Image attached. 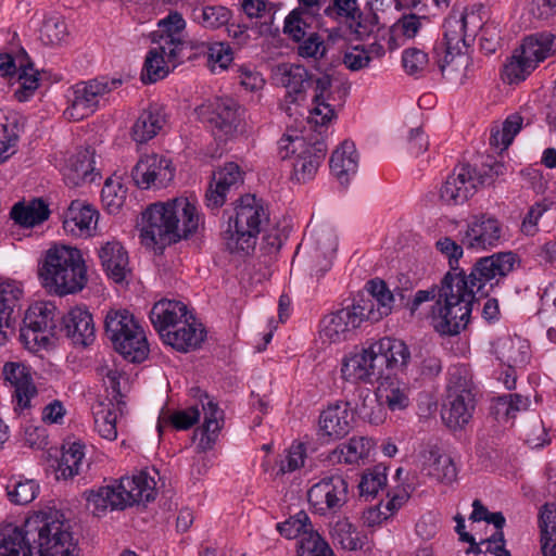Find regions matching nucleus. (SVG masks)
I'll return each mask as SVG.
<instances>
[{"label":"nucleus","mask_w":556,"mask_h":556,"mask_svg":"<svg viewBox=\"0 0 556 556\" xmlns=\"http://www.w3.org/2000/svg\"><path fill=\"white\" fill-rule=\"evenodd\" d=\"M435 245L448 258L450 270L438 285L440 294L431 307L432 325L441 336L453 337L467 327L475 293L469 290L467 274L458 267L464 244H457L451 238L444 237Z\"/></svg>","instance_id":"nucleus-1"},{"label":"nucleus","mask_w":556,"mask_h":556,"mask_svg":"<svg viewBox=\"0 0 556 556\" xmlns=\"http://www.w3.org/2000/svg\"><path fill=\"white\" fill-rule=\"evenodd\" d=\"M142 220V240L160 249L187 239L199 227L197 207L187 198L151 204L143 212Z\"/></svg>","instance_id":"nucleus-2"},{"label":"nucleus","mask_w":556,"mask_h":556,"mask_svg":"<svg viewBox=\"0 0 556 556\" xmlns=\"http://www.w3.org/2000/svg\"><path fill=\"white\" fill-rule=\"evenodd\" d=\"M42 287L50 294L64 296L81 291L87 285V267L80 250L68 245L50 248L39 266Z\"/></svg>","instance_id":"nucleus-3"},{"label":"nucleus","mask_w":556,"mask_h":556,"mask_svg":"<svg viewBox=\"0 0 556 556\" xmlns=\"http://www.w3.org/2000/svg\"><path fill=\"white\" fill-rule=\"evenodd\" d=\"M228 214V227L222 238L227 251L231 254L248 255L254 251L257 236L263 225L269 220V214L263 201L254 194L247 193L235 202V207Z\"/></svg>","instance_id":"nucleus-4"},{"label":"nucleus","mask_w":556,"mask_h":556,"mask_svg":"<svg viewBox=\"0 0 556 556\" xmlns=\"http://www.w3.org/2000/svg\"><path fill=\"white\" fill-rule=\"evenodd\" d=\"M58 510L39 511L28 517L20 527L23 535V549L26 546L33 556L36 549L39 556H78L72 533L64 529Z\"/></svg>","instance_id":"nucleus-5"},{"label":"nucleus","mask_w":556,"mask_h":556,"mask_svg":"<svg viewBox=\"0 0 556 556\" xmlns=\"http://www.w3.org/2000/svg\"><path fill=\"white\" fill-rule=\"evenodd\" d=\"M155 481L144 471L132 477H123L113 485L90 490L87 494L89 506H93V513H103L111 509H125L128 506L150 503L154 501Z\"/></svg>","instance_id":"nucleus-6"},{"label":"nucleus","mask_w":556,"mask_h":556,"mask_svg":"<svg viewBox=\"0 0 556 556\" xmlns=\"http://www.w3.org/2000/svg\"><path fill=\"white\" fill-rule=\"evenodd\" d=\"M104 329L115 351L126 361L141 363L148 357L149 345L144 331L129 311H109Z\"/></svg>","instance_id":"nucleus-7"},{"label":"nucleus","mask_w":556,"mask_h":556,"mask_svg":"<svg viewBox=\"0 0 556 556\" xmlns=\"http://www.w3.org/2000/svg\"><path fill=\"white\" fill-rule=\"evenodd\" d=\"M278 154L286 160L294 154L291 178L298 182L313 179L327 154V144L324 140L307 142L303 137L285 135L278 142Z\"/></svg>","instance_id":"nucleus-8"},{"label":"nucleus","mask_w":556,"mask_h":556,"mask_svg":"<svg viewBox=\"0 0 556 556\" xmlns=\"http://www.w3.org/2000/svg\"><path fill=\"white\" fill-rule=\"evenodd\" d=\"M195 113L216 138L227 140L239 132L244 109L235 99L226 97L199 105Z\"/></svg>","instance_id":"nucleus-9"},{"label":"nucleus","mask_w":556,"mask_h":556,"mask_svg":"<svg viewBox=\"0 0 556 556\" xmlns=\"http://www.w3.org/2000/svg\"><path fill=\"white\" fill-rule=\"evenodd\" d=\"M517 262V254L510 251L480 257L467 275L469 290L476 294L475 287L477 292H480L488 282L491 287L498 286L501 280L514 270Z\"/></svg>","instance_id":"nucleus-10"},{"label":"nucleus","mask_w":556,"mask_h":556,"mask_svg":"<svg viewBox=\"0 0 556 556\" xmlns=\"http://www.w3.org/2000/svg\"><path fill=\"white\" fill-rule=\"evenodd\" d=\"M488 181L486 174H478L470 164H460L444 181L440 197L447 204H463Z\"/></svg>","instance_id":"nucleus-11"},{"label":"nucleus","mask_w":556,"mask_h":556,"mask_svg":"<svg viewBox=\"0 0 556 556\" xmlns=\"http://www.w3.org/2000/svg\"><path fill=\"white\" fill-rule=\"evenodd\" d=\"M56 307L52 303L37 302L28 307L20 329V339L26 345L48 341V334L54 336Z\"/></svg>","instance_id":"nucleus-12"},{"label":"nucleus","mask_w":556,"mask_h":556,"mask_svg":"<svg viewBox=\"0 0 556 556\" xmlns=\"http://www.w3.org/2000/svg\"><path fill=\"white\" fill-rule=\"evenodd\" d=\"M348 481L341 476L324 478L308 490V503L320 515L337 513L348 502Z\"/></svg>","instance_id":"nucleus-13"},{"label":"nucleus","mask_w":556,"mask_h":556,"mask_svg":"<svg viewBox=\"0 0 556 556\" xmlns=\"http://www.w3.org/2000/svg\"><path fill=\"white\" fill-rule=\"evenodd\" d=\"M476 407L475 395L464 383L448 386L447 403L442 412V419L450 429H462L472 418Z\"/></svg>","instance_id":"nucleus-14"},{"label":"nucleus","mask_w":556,"mask_h":556,"mask_svg":"<svg viewBox=\"0 0 556 556\" xmlns=\"http://www.w3.org/2000/svg\"><path fill=\"white\" fill-rule=\"evenodd\" d=\"M175 169L170 160L152 154L141 157L131 170L136 186L149 189L151 186L165 188L174 178Z\"/></svg>","instance_id":"nucleus-15"},{"label":"nucleus","mask_w":556,"mask_h":556,"mask_svg":"<svg viewBox=\"0 0 556 556\" xmlns=\"http://www.w3.org/2000/svg\"><path fill=\"white\" fill-rule=\"evenodd\" d=\"M375 343L345 357L342 364V375L348 380L372 382L382 379L383 371Z\"/></svg>","instance_id":"nucleus-16"},{"label":"nucleus","mask_w":556,"mask_h":556,"mask_svg":"<svg viewBox=\"0 0 556 556\" xmlns=\"http://www.w3.org/2000/svg\"><path fill=\"white\" fill-rule=\"evenodd\" d=\"M121 84V79L114 78L110 81L93 79L77 85L74 90L72 106L66 110V114L74 119H83L94 112L100 96L116 89Z\"/></svg>","instance_id":"nucleus-17"},{"label":"nucleus","mask_w":556,"mask_h":556,"mask_svg":"<svg viewBox=\"0 0 556 556\" xmlns=\"http://www.w3.org/2000/svg\"><path fill=\"white\" fill-rule=\"evenodd\" d=\"M444 38L439 45L448 49L460 50L459 43L468 48L471 46L478 29L481 28V17L473 9L465 10L460 16L450 15L444 22Z\"/></svg>","instance_id":"nucleus-18"},{"label":"nucleus","mask_w":556,"mask_h":556,"mask_svg":"<svg viewBox=\"0 0 556 556\" xmlns=\"http://www.w3.org/2000/svg\"><path fill=\"white\" fill-rule=\"evenodd\" d=\"M375 395V400L371 401L378 402V414L367 413L365 404L361 409L362 416L368 418L371 424H379L382 420V404H386L391 410L404 409L409 404L406 384L390 377H386L379 382Z\"/></svg>","instance_id":"nucleus-19"},{"label":"nucleus","mask_w":556,"mask_h":556,"mask_svg":"<svg viewBox=\"0 0 556 556\" xmlns=\"http://www.w3.org/2000/svg\"><path fill=\"white\" fill-rule=\"evenodd\" d=\"M502 237L500 222L491 216H475L468 224L462 243L467 249H488L496 247Z\"/></svg>","instance_id":"nucleus-20"},{"label":"nucleus","mask_w":556,"mask_h":556,"mask_svg":"<svg viewBox=\"0 0 556 556\" xmlns=\"http://www.w3.org/2000/svg\"><path fill=\"white\" fill-rule=\"evenodd\" d=\"M374 343L383 372L388 369L404 376L410 374L412 353L403 340L384 337Z\"/></svg>","instance_id":"nucleus-21"},{"label":"nucleus","mask_w":556,"mask_h":556,"mask_svg":"<svg viewBox=\"0 0 556 556\" xmlns=\"http://www.w3.org/2000/svg\"><path fill=\"white\" fill-rule=\"evenodd\" d=\"M242 182L243 172L240 166L235 162L226 163L213 174V180L205 194L206 205L212 210L223 206L227 192Z\"/></svg>","instance_id":"nucleus-22"},{"label":"nucleus","mask_w":556,"mask_h":556,"mask_svg":"<svg viewBox=\"0 0 556 556\" xmlns=\"http://www.w3.org/2000/svg\"><path fill=\"white\" fill-rule=\"evenodd\" d=\"M191 391L194 396L199 397L204 414L203 426L200 429L201 439L198 444V448L204 452L211 450L216 442L217 434L224 425V412L206 392H202L199 388Z\"/></svg>","instance_id":"nucleus-23"},{"label":"nucleus","mask_w":556,"mask_h":556,"mask_svg":"<svg viewBox=\"0 0 556 556\" xmlns=\"http://www.w3.org/2000/svg\"><path fill=\"white\" fill-rule=\"evenodd\" d=\"M354 414L350 403L338 401L330 404L319 416V429L330 440L345 437L352 429Z\"/></svg>","instance_id":"nucleus-24"},{"label":"nucleus","mask_w":556,"mask_h":556,"mask_svg":"<svg viewBox=\"0 0 556 556\" xmlns=\"http://www.w3.org/2000/svg\"><path fill=\"white\" fill-rule=\"evenodd\" d=\"M60 330L76 345L88 346L96 338L92 315L81 307H74L62 317Z\"/></svg>","instance_id":"nucleus-25"},{"label":"nucleus","mask_w":556,"mask_h":556,"mask_svg":"<svg viewBox=\"0 0 556 556\" xmlns=\"http://www.w3.org/2000/svg\"><path fill=\"white\" fill-rule=\"evenodd\" d=\"M4 380L13 388V399L21 409L30 407V399L37 395L30 370L21 363H7L3 366Z\"/></svg>","instance_id":"nucleus-26"},{"label":"nucleus","mask_w":556,"mask_h":556,"mask_svg":"<svg viewBox=\"0 0 556 556\" xmlns=\"http://www.w3.org/2000/svg\"><path fill=\"white\" fill-rule=\"evenodd\" d=\"M206 331L201 324L195 323V318L190 315L184 321L163 333L164 343L170 345L179 352H188L198 349L204 341Z\"/></svg>","instance_id":"nucleus-27"},{"label":"nucleus","mask_w":556,"mask_h":556,"mask_svg":"<svg viewBox=\"0 0 556 556\" xmlns=\"http://www.w3.org/2000/svg\"><path fill=\"white\" fill-rule=\"evenodd\" d=\"M274 75L278 84L287 89V98L292 103L305 98L306 88L313 79L303 65L290 63L279 64Z\"/></svg>","instance_id":"nucleus-28"},{"label":"nucleus","mask_w":556,"mask_h":556,"mask_svg":"<svg viewBox=\"0 0 556 556\" xmlns=\"http://www.w3.org/2000/svg\"><path fill=\"white\" fill-rule=\"evenodd\" d=\"M415 286L416 281L407 274H399L392 289L396 301H399V305L403 308H407L412 315H414L419 306L425 302L434 301L435 303L440 294V287L438 285H433L427 290L417 291L414 298L410 299V292Z\"/></svg>","instance_id":"nucleus-29"},{"label":"nucleus","mask_w":556,"mask_h":556,"mask_svg":"<svg viewBox=\"0 0 556 556\" xmlns=\"http://www.w3.org/2000/svg\"><path fill=\"white\" fill-rule=\"evenodd\" d=\"M358 327V317L344 307L323 318L320 336L330 343L341 342L348 340Z\"/></svg>","instance_id":"nucleus-30"},{"label":"nucleus","mask_w":556,"mask_h":556,"mask_svg":"<svg viewBox=\"0 0 556 556\" xmlns=\"http://www.w3.org/2000/svg\"><path fill=\"white\" fill-rule=\"evenodd\" d=\"M190 315L185 303L163 299L153 305L150 312V320L160 336H163V333L179 326Z\"/></svg>","instance_id":"nucleus-31"},{"label":"nucleus","mask_w":556,"mask_h":556,"mask_svg":"<svg viewBox=\"0 0 556 556\" xmlns=\"http://www.w3.org/2000/svg\"><path fill=\"white\" fill-rule=\"evenodd\" d=\"M94 150L90 147L79 148L66 162L64 181L76 187L84 182H92L99 174L94 173Z\"/></svg>","instance_id":"nucleus-32"},{"label":"nucleus","mask_w":556,"mask_h":556,"mask_svg":"<svg viewBox=\"0 0 556 556\" xmlns=\"http://www.w3.org/2000/svg\"><path fill=\"white\" fill-rule=\"evenodd\" d=\"M22 294L23 290L15 282H0V346L8 340V330H14L13 314L20 307Z\"/></svg>","instance_id":"nucleus-33"},{"label":"nucleus","mask_w":556,"mask_h":556,"mask_svg":"<svg viewBox=\"0 0 556 556\" xmlns=\"http://www.w3.org/2000/svg\"><path fill=\"white\" fill-rule=\"evenodd\" d=\"M98 256L109 278L113 279L115 282L125 280L126 275L130 271L128 267V254L119 242H106L99 249Z\"/></svg>","instance_id":"nucleus-34"},{"label":"nucleus","mask_w":556,"mask_h":556,"mask_svg":"<svg viewBox=\"0 0 556 556\" xmlns=\"http://www.w3.org/2000/svg\"><path fill=\"white\" fill-rule=\"evenodd\" d=\"M324 14L338 22H343L352 34L361 38L365 33L363 28L364 13L358 7L357 0H332Z\"/></svg>","instance_id":"nucleus-35"},{"label":"nucleus","mask_w":556,"mask_h":556,"mask_svg":"<svg viewBox=\"0 0 556 556\" xmlns=\"http://www.w3.org/2000/svg\"><path fill=\"white\" fill-rule=\"evenodd\" d=\"M358 154L354 142L344 140L330 157V169L341 185H348L350 177L357 173Z\"/></svg>","instance_id":"nucleus-36"},{"label":"nucleus","mask_w":556,"mask_h":556,"mask_svg":"<svg viewBox=\"0 0 556 556\" xmlns=\"http://www.w3.org/2000/svg\"><path fill=\"white\" fill-rule=\"evenodd\" d=\"M314 83L315 94L313 97L314 108L311 111L313 116H316L315 123L317 125H327L336 117V112L332 104L329 102L331 99L330 87L332 84L331 76L324 74L320 77L313 78L311 84Z\"/></svg>","instance_id":"nucleus-37"},{"label":"nucleus","mask_w":556,"mask_h":556,"mask_svg":"<svg viewBox=\"0 0 556 556\" xmlns=\"http://www.w3.org/2000/svg\"><path fill=\"white\" fill-rule=\"evenodd\" d=\"M24 123L18 113L0 109V163L10 156L5 153L16 146Z\"/></svg>","instance_id":"nucleus-38"},{"label":"nucleus","mask_w":556,"mask_h":556,"mask_svg":"<svg viewBox=\"0 0 556 556\" xmlns=\"http://www.w3.org/2000/svg\"><path fill=\"white\" fill-rule=\"evenodd\" d=\"M424 469L427 475L437 481L450 484L457 477L456 466L450 455L441 453L433 446L425 454Z\"/></svg>","instance_id":"nucleus-39"},{"label":"nucleus","mask_w":556,"mask_h":556,"mask_svg":"<svg viewBox=\"0 0 556 556\" xmlns=\"http://www.w3.org/2000/svg\"><path fill=\"white\" fill-rule=\"evenodd\" d=\"M521 52L526 59L536 66L539 62L544 61L556 52V37L548 31L528 36L521 46Z\"/></svg>","instance_id":"nucleus-40"},{"label":"nucleus","mask_w":556,"mask_h":556,"mask_svg":"<svg viewBox=\"0 0 556 556\" xmlns=\"http://www.w3.org/2000/svg\"><path fill=\"white\" fill-rule=\"evenodd\" d=\"M50 211L41 199H34L28 204L18 202L13 205L10 216L22 227H34L49 218Z\"/></svg>","instance_id":"nucleus-41"},{"label":"nucleus","mask_w":556,"mask_h":556,"mask_svg":"<svg viewBox=\"0 0 556 556\" xmlns=\"http://www.w3.org/2000/svg\"><path fill=\"white\" fill-rule=\"evenodd\" d=\"M186 22L178 12L169 13L167 17L157 23V30L151 34L152 42L159 43L162 52H166L167 46L181 39Z\"/></svg>","instance_id":"nucleus-42"},{"label":"nucleus","mask_w":556,"mask_h":556,"mask_svg":"<svg viewBox=\"0 0 556 556\" xmlns=\"http://www.w3.org/2000/svg\"><path fill=\"white\" fill-rule=\"evenodd\" d=\"M165 123L164 115L153 108L142 111L131 129L132 139L144 143L155 137Z\"/></svg>","instance_id":"nucleus-43"},{"label":"nucleus","mask_w":556,"mask_h":556,"mask_svg":"<svg viewBox=\"0 0 556 556\" xmlns=\"http://www.w3.org/2000/svg\"><path fill=\"white\" fill-rule=\"evenodd\" d=\"M98 211L91 205L79 201H73L67 210L64 220V228L74 231L78 228L80 233L89 232L94 228L98 218Z\"/></svg>","instance_id":"nucleus-44"},{"label":"nucleus","mask_w":556,"mask_h":556,"mask_svg":"<svg viewBox=\"0 0 556 556\" xmlns=\"http://www.w3.org/2000/svg\"><path fill=\"white\" fill-rule=\"evenodd\" d=\"M85 445L80 442H73L62 446L61 457L56 459V478L68 479L79 473L81 460L85 456Z\"/></svg>","instance_id":"nucleus-45"},{"label":"nucleus","mask_w":556,"mask_h":556,"mask_svg":"<svg viewBox=\"0 0 556 556\" xmlns=\"http://www.w3.org/2000/svg\"><path fill=\"white\" fill-rule=\"evenodd\" d=\"M387 485V467L382 464L366 469L358 483L359 496L365 501L374 500Z\"/></svg>","instance_id":"nucleus-46"},{"label":"nucleus","mask_w":556,"mask_h":556,"mask_svg":"<svg viewBox=\"0 0 556 556\" xmlns=\"http://www.w3.org/2000/svg\"><path fill=\"white\" fill-rule=\"evenodd\" d=\"M24 61H20L17 79L20 88L15 90L14 97L20 102L27 101L39 87L40 74L34 70V64L30 62L26 53L24 52Z\"/></svg>","instance_id":"nucleus-47"},{"label":"nucleus","mask_w":556,"mask_h":556,"mask_svg":"<svg viewBox=\"0 0 556 556\" xmlns=\"http://www.w3.org/2000/svg\"><path fill=\"white\" fill-rule=\"evenodd\" d=\"M330 534L333 543L346 551L361 549L364 545V538L359 535L356 528L345 518L336 521L331 526Z\"/></svg>","instance_id":"nucleus-48"},{"label":"nucleus","mask_w":556,"mask_h":556,"mask_svg":"<svg viewBox=\"0 0 556 556\" xmlns=\"http://www.w3.org/2000/svg\"><path fill=\"white\" fill-rule=\"evenodd\" d=\"M472 64L470 58L460 50L456 52L451 62L443 60L441 74L452 85H464L468 78L469 67Z\"/></svg>","instance_id":"nucleus-49"},{"label":"nucleus","mask_w":556,"mask_h":556,"mask_svg":"<svg viewBox=\"0 0 556 556\" xmlns=\"http://www.w3.org/2000/svg\"><path fill=\"white\" fill-rule=\"evenodd\" d=\"M371 447V441L367 438H351L333 451V458L339 463L353 464L359 458L367 457Z\"/></svg>","instance_id":"nucleus-50"},{"label":"nucleus","mask_w":556,"mask_h":556,"mask_svg":"<svg viewBox=\"0 0 556 556\" xmlns=\"http://www.w3.org/2000/svg\"><path fill=\"white\" fill-rule=\"evenodd\" d=\"M166 56L165 52L159 48L151 49L146 58L141 72V81L143 84H153L167 76L168 70L164 65Z\"/></svg>","instance_id":"nucleus-51"},{"label":"nucleus","mask_w":556,"mask_h":556,"mask_svg":"<svg viewBox=\"0 0 556 556\" xmlns=\"http://www.w3.org/2000/svg\"><path fill=\"white\" fill-rule=\"evenodd\" d=\"M416 368L410 365V374H407L406 377L408 380L417 381L418 379H433L437 377L442 370V362L434 354H430L426 352L422 354L421 352L416 355Z\"/></svg>","instance_id":"nucleus-52"},{"label":"nucleus","mask_w":556,"mask_h":556,"mask_svg":"<svg viewBox=\"0 0 556 556\" xmlns=\"http://www.w3.org/2000/svg\"><path fill=\"white\" fill-rule=\"evenodd\" d=\"M230 17V10L223 5H207L193 11L194 21L211 29L227 25Z\"/></svg>","instance_id":"nucleus-53"},{"label":"nucleus","mask_w":556,"mask_h":556,"mask_svg":"<svg viewBox=\"0 0 556 556\" xmlns=\"http://www.w3.org/2000/svg\"><path fill=\"white\" fill-rule=\"evenodd\" d=\"M68 35L66 23L60 14L46 16L40 29V39L45 45H59Z\"/></svg>","instance_id":"nucleus-54"},{"label":"nucleus","mask_w":556,"mask_h":556,"mask_svg":"<svg viewBox=\"0 0 556 556\" xmlns=\"http://www.w3.org/2000/svg\"><path fill=\"white\" fill-rule=\"evenodd\" d=\"M0 556H30V549H23L20 527L8 528L0 533Z\"/></svg>","instance_id":"nucleus-55"},{"label":"nucleus","mask_w":556,"mask_h":556,"mask_svg":"<svg viewBox=\"0 0 556 556\" xmlns=\"http://www.w3.org/2000/svg\"><path fill=\"white\" fill-rule=\"evenodd\" d=\"M529 404V399L520 394H504L495 399L494 410L497 416L503 415L509 419L515 418L518 412L526 410Z\"/></svg>","instance_id":"nucleus-56"},{"label":"nucleus","mask_w":556,"mask_h":556,"mask_svg":"<svg viewBox=\"0 0 556 556\" xmlns=\"http://www.w3.org/2000/svg\"><path fill=\"white\" fill-rule=\"evenodd\" d=\"M277 529L287 539H295L298 536L303 539L308 533L315 532L305 511H300L285 522L278 523Z\"/></svg>","instance_id":"nucleus-57"},{"label":"nucleus","mask_w":556,"mask_h":556,"mask_svg":"<svg viewBox=\"0 0 556 556\" xmlns=\"http://www.w3.org/2000/svg\"><path fill=\"white\" fill-rule=\"evenodd\" d=\"M368 292L371 299H375L377 307L386 316L391 314L396 302L395 294L390 290L383 280L375 279L368 282Z\"/></svg>","instance_id":"nucleus-58"},{"label":"nucleus","mask_w":556,"mask_h":556,"mask_svg":"<svg viewBox=\"0 0 556 556\" xmlns=\"http://www.w3.org/2000/svg\"><path fill=\"white\" fill-rule=\"evenodd\" d=\"M535 68L534 63L525 58V54L514 55L503 68V79L508 84H518Z\"/></svg>","instance_id":"nucleus-59"},{"label":"nucleus","mask_w":556,"mask_h":556,"mask_svg":"<svg viewBox=\"0 0 556 556\" xmlns=\"http://www.w3.org/2000/svg\"><path fill=\"white\" fill-rule=\"evenodd\" d=\"M296 552L298 556H334L329 544L317 532L300 539Z\"/></svg>","instance_id":"nucleus-60"},{"label":"nucleus","mask_w":556,"mask_h":556,"mask_svg":"<svg viewBox=\"0 0 556 556\" xmlns=\"http://www.w3.org/2000/svg\"><path fill=\"white\" fill-rule=\"evenodd\" d=\"M523 118L521 115L515 113L509 115L503 123L502 131H492L490 141L492 144L498 146L500 143L507 148L514 140V137L520 131Z\"/></svg>","instance_id":"nucleus-61"},{"label":"nucleus","mask_w":556,"mask_h":556,"mask_svg":"<svg viewBox=\"0 0 556 556\" xmlns=\"http://www.w3.org/2000/svg\"><path fill=\"white\" fill-rule=\"evenodd\" d=\"M9 500L17 505H26L35 500L39 491V484L35 480L16 481L8 485Z\"/></svg>","instance_id":"nucleus-62"},{"label":"nucleus","mask_w":556,"mask_h":556,"mask_svg":"<svg viewBox=\"0 0 556 556\" xmlns=\"http://www.w3.org/2000/svg\"><path fill=\"white\" fill-rule=\"evenodd\" d=\"M94 426L102 438L109 441L117 438L116 414L110 408H103L94 414Z\"/></svg>","instance_id":"nucleus-63"},{"label":"nucleus","mask_w":556,"mask_h":556,"mask_svg":"<svg viewBox=\"0 0 556 556\" xmlns=\"http://www.w3.org/2000/svg\"><path fill=\"white\" fill-rule=\"evenodd\" d=\"M305 447L303 443L291 445L285 458L279 463L277 476L293 472L304 465Z\"/></svg>","instance_id":"nucleus-64"}]
</instances>
